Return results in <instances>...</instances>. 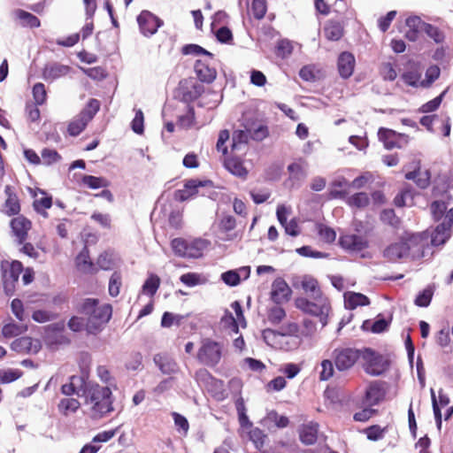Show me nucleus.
Returning <instances> with one entry per match:
<instances>
[{"mask_svg": "<svg viewBox=\"0 0 453 453\" xmlns=\"http://www.w3.org/2000/svg\"><path fill=\"white\" fill-rule=\"evenodd\" d=\"M86 402L91 403L92 410L100 417H104L113 411L112 393L110 388L101 387L98 384L89 385L84 391Z\"/></svg>", "mask_w": 453, "mask_h": 453, "instance_id": "nucleus-1", "label": "nucleus"}, {"mask_svg": "<svg viewBox=\"0 0 453 453\" xmlns=\"http://www.w3.org/2000/svg\"><path fill=\"white\" fill-rule=\"evenodd\" d=\"M295 305L303 313L318 317L322 327L327 325L330 303L326 296H321L319 300L318 299L313 301L303 296L296 297L295 300Z\"/></svg>", "mask_w": 453, "mask_h": 453, "instance_id": "nucleus-2", "label": "nucleus"}, {"mask_svg": "<svg viewBox=\"0 0 453 453\" xmlns=\"http://www.w3.org/2000/svg\"><path fill=\"white\" fill-rule=\"evenodd\" d=\"M194 379L199 388H204L214 399L221 401L225 398L224 381L214 377L205 368L196 371Z\"/></svg>", "mask_w": 453, "mask_h": 453, "instance_id": "nucleus-3", "label": "nucleus"}, {"mask_svg": "<svg viewBox=\"0 0 453 453\" xmlns=\"http://www.w3.org/2000/svg\"><path fill=\"white\" fill-rule=\"evenodd\" d=\"M365 372L372 376H380L386 372L390 366V361L374 349L363 348L362 358Z\"/></svg>", "mask_w": 453, "mask_h": 453, "instance_id": "nucleus-4", "label": "nucleus"}, {"mask_svg": "<svg viewBox=\"0 0 453 453\" xmlns=\"http://www.w3.org/2000/svg\"><path fill=\"white\" fill-rule=\"evenodd\" d=\"M363 349L352 347H338L332 352V358L338 372L351 370L357 362L362 358Z\"/></svg>", "mask_w": 453, "mask_h": 453, "instance_id": "nucleus-5", "label": "nucleus"}, {"mask_svg": "<svg viewBox=\"0 0 453 453\" xmlns=\"http://www.w3.org/2000/svg\"><path fill=\"white\" fill-rule=\"evenodd\" d=\"M222 357V345L211 339H205L197 352V359L209 367L218 365Z\"/></svg>", "mask_w": 453, "mask_h": 453, "instance_id": "nucleus-6", "label": "nucleus"}, {"mask_svg": "<svg viewBox=\"0 0 453 453\" xmlns=\"http://www.w3.org/2000/svg\"><path fill=\"white\" fill-rule=\"evenodd\" d=\"M338 245L349 254H359L362 258H370L369 252H363L369 248V241L366 237L355 234H342L338 240Z\"/></svg>", "mask_w": 453, "mask_h": 453, "instance_id": "nucleus-7", "label": "nucleus"}, {"mask_svg": "<svg viewBox=\"0 0 453 453\" xmlns=\"http://www.w3.org/2000/svg\"><path fill=\"white\" fill-rule=\"evenodd\" d=\"M94 311L86 323V331L88 334H97L103 330L104 325L111 318L112 307L109 303L97 304Z\"/></svg>", "mask_w": 453, "mask_h": 453, "instance_id": "nucleus-8", "label": "nucleus"}, {"mask_svg": "<svg viewBox=\"0 0 453 453\" xmlns=\"http://www.w3.org/2000/svg\"><path fill=\"white\" fill-rule=\"evenodd\" d=\"M429 234L427 232L411 234L403 239L406 246L410 247V255L412 259L425 257L426 250L429 248Z\"/></svg>", "mask_w": 453, "mask_h": 453, "instance_id": "nucleus-9", "label": "nucleus"}, {"mask_svg": "<svg viewBox=\"0 0 453 453\" xmlns=\"http://www.w3.org/2000/svg\"><path fill=\"white\" fill-rule=\"evenodd\" d=\"M406 167L410 168V171L404 175L407 180H413L416 186L421 189H426L430 186L431 172L428 169L421 172V161L419 159L412 160Z\"/></svg>", "mask_w": 453, "mask_h": 453, "instance_id": "nucleus-10", "label": "nucleus"}, {"mask_svg": "<svg viewBox=\"0 0 453 453\" xmlns=\"http://www.w3.org/2000/svg\"><path fill=\"white\" fill-rule=\"evenodd\" d=\"M136 20L141 34L146 37L155 35L158 28L164 25V21L160 18L147 10L142 11Z\"/></svg>", "mask_w": 453, "mask_h": 453, "instance_id": "nucleus-11", "label": "nucleus"}, {"mask_svg": "<svg viewBox=\"0 0 453 453\" xmlns=\"http://www.w3.org/2000/svg\"><path fill=\"white\" fill-rule=\"evenodd\" d=\"M378 138L387 150H393L395 148L401 149L403 144H407L409 142V136L407 134L397 133L387 127L379 128Z\"/></svg>", "mask_w": 453, "mask_h": 453, "instance_id": "nucleus-12", "label": "nucleus"}, {"mask_svg": "<svg viewBox=\"0 0 453 453\" xmlns=\"http://www.w3.org/2000/svg\"><path fill=\"white\" fill-rule=\"evenodd\" d=\"M11 349L17 353L37 354L42 349V343L38 339L22 336L12 342Z\"/></svg>", "mask_w": 453, "mask_h": 453, "instance_id": "nucleus-13", "label": "nucleus"}, {"mask_svg": "<svg viewBox=\"0 0 453 453\" xmlns=\"http://www.w3.org/2000/svg\"><path fill=\"white\" fill-rule=\"evenodd\" d=\"M291 295L292 290L284 279L278 277L273 280L271 290V300L275 304H282L288 302Z\"/></svg>", "mask_w": 453, "mask_h": 453, "instance_id": "nucleus-14", "label": "nucleus"}, {"mask_svg": "<svg viewBox=\"0 0 453 453\" xmlns=\"http://www.w3.org/2000/svg\"><path fill=\"white\" fill-rule=\"evenodd\" d=\"M72 67L58 62L47 63L42 70V78L47 82H52L61 77L68 75Z\"/></svg>", "mask_w": 453, "mask_h": 453, "instance_id": "nucleus-15", "label": "nucleus"}, {"mask_svg": "<svg viewBox=\"0 0 453 453\" xmlns=\"http://www.w3.org/2000/svg\"><path fill=\"white\" fill-rule=\"evenodd\" d=\"M180 91L181 96V101L189 104L196 101L204 91V88L202 84L196 81H180Z\"/></svg>", "mask_w": 453, "mask_h": 453, "instance_id": "nucleus-16", "label": "nucleus"}, {"mask_svg": "<svg viewBox=\"0 0 453 453\" xmlns=\"http://www.w3.org/2000/svg\"><path fill=\"white\" fill-rule=\"evenodd\" d=\"M386 392L381 381H373L366 388L363 403L370 407L379 404L385 397Z\"/></svg>", "mask_w": 453, "mask_h": 453, "instance_id": "nucleus-17", "label": "nucleus"}, {"mask_svg": "<svg viewBox=\"0 0 453 453\" xmlns=\"http://www.w3.org/2000/svg\"><path fill=\"white\" fill-rule=\"evenodd\" d=\"M69 380V383L61 386V393L66 396L73 395H80L81 393L84 396V391H86L89 386L84 378L78 375H72Z\"/></svg>", "mask_w": 453, "mask_h": 453, "instance_id": "nucleus-18", "label": "nucleus"}, {"mask_svg": "<svg viewBox=\"0 0 453 453\" xmlns=\"http://www.w3.org/2000/svg\"><path fill=\"white\" fill-rule=\"evenodd\" d=\"M355 65L356 59L351 52H342L337 59V69L341 78L349 79L353 74Z\"/></svg>", "mask_w": 453, "mask_h": 453, "instance_id": "nucleus-19", "label": "nucleus"}, {"mask_svg": "<svg viewBox=\"0 0 453 453\" xmlns=\"http://www.w3.org/2000/svg\"><path fill=\"white\" fill-rule=\"evenodd\" d=\"M408 256H410V247L406 246L403 239L391 243L383 250V257L389 262H396Z\"/></svg>", "mask_w": 453, "mask_h": 453, "instance_id": "nucleus-20", "label": "nucleus"}, {"mask_svg": "<svg viewBox=\"0 0 453 453\" xmlns=\"http://www.w3.org/2000/svg\"><path fill=\"white\" fill-rule=\"evenodd\" d=\"M450 225L446 220L439 223L429 235L431 245L434 247L444 245L451 237Z\"/></svg>", "mask_w": 453, "mask_h": 453, "instance_id": "nucleus-21", "label": "nucleus"}, {"mask_svg": "<svg viewBox=\"0 0 453 453\" xmlns=\"http://www.w3.org/2000/svg\"><path fill=\"white\" fill-rule=\"evenodd\" d=\"M153 361L164 374L172 375L177 373L179 371L177 362L166 353L156 354L153 357Z\"/></svg>", "mask_w": 453, "mask_h": 453, "instance_id": "nucleus-22", "label": "nucleus"}, {"mask_svg": "<svg viewBox=\"0 0 453 453\" xmlns=\"http://www.w3.org/2000/svg\"><path fill=\"white\" fill-rule=\"evenodd\" d=\"M194 70L197 79L203 83H212L217 77L216 69L210 66L208 62L201 59L196 61Z\"/></svg>", "mask_w": 453, "mask_h": 453, "instance_id": "nucleus-23", "label": "nucleus"}, {"mask_svg": "<svg viewBox=\"0 0 453 453\" xmlns=\"http://www.w3.org/2000/svg\"><path fill=\"white\" fill-rule=\"evenodd\" d=\"M10 226L13 234L18 237L19 243H23L27 237L32 224L26 217L19 215L11 220Z\"/></svg>", "mask_w": 453, "mask_h": 453, "instance_id": "nucleus-24", "label": "nucleus"}, {"mask_svg": "<svg viewBox=\"0 0 453 453\" xmlns=\"http://www.w3.org/2000/svg\"><path fill=\"white\" fill-rule=\"evenodd\" d=\"M371 303L367 296L362 293L348 291L344 293V307L347 310H355L358 306H367Z\"/></svg>", "mask_w": 453, "mask_h": 453, "instance_id": "nucleus-25", "label": "nucleus"}, {"mask_svg": "<svg viewBox=\"0 0 453 453\" xmlns=\"http://www.w3.org/2000/svg\"><path fill=\"white\" fill-rule=\"evenodd\" d=\"M2 278L19 280L20 273L24 271L22 263L19 260H13L11 263L3 261L1 264Z\"/></svg>", "mask_w": 453, "mask_h": 453, "instance_id": "nucleus-26", "label": "nucleus"}, {"mask_svg": "<svg viewBox=\"0 0 453 453\" xmlns=\"http://www.w3.org/2000/svg\"><path fill=\"white\" fill-rule=\"evenodd\" d=\"M331 188L328 192L330 199H345L347 197V188H349V181L344 177H339L330 184Z\"/></svg>", "mask_w": 453, "mask_h": 453, "instance_id": "nucleus-27", "label": "nucleus"}, {"mask_svg": "<svg viewBox=\"0 0 453 453\" xmlns=\"http://www.w3.org/2000/svg\"><path fill=\"white\" fill-rule=\"evenodd\" d=\"M319 425L311 422L308 425H303L299 429V439L305 445H312L317 441Z\"/></svg>", "mask_w": 453, "mask_h": 453, "instance_id": "nucleus-28", "label": "nucleus"}, {"mask_svg": "<svg viewBox=\"0 0 453 453\" xmlns=\"http://www.w3.org/2000/svg\"><path fill=\"white\" fill-rule=\"evenodd\" d=\"M209 245V242L203 238H196L188 241L187 251L184 258H199L203 256V250Z\"/></svg>", "mask_w": 453, "mask_h": 453, "instance_id": "nucleus-29", "label": "nucleus"}, {"mask_svg": "<svg viewBox=\"0 0 453 453\" xmlns=\"http://www.w3.org/2000/svg\"><path fill=\"white\" fill-rule=\"evenodd\" d=\"M75 264L77 268L83 273H93L97 271L95 268L94 263L90 259L89 250L87 246H85L77 255Z\"/></svg>", "mask_w": 453, "mask_h": 453, "instance_id": "nucleus-30", "label": "nucleus"}, {"mask_svg": "<svg viewBox=\"0 0 453 453\" xmlns=\"http://www.w3.org/2000/svg\"><path fill=\"white\" fill-rule=\"evenodd\" d=\"M343 32L342 25L336 20H328L324 26V35L328 41H339Z\"/></svg>", "mask_w": 453, "mask_h": 453, "instance_id": "nucleus-31", "label": "nucleus"}, {"mask_svg": "<svg viewBox=\"0 0 453 453\" xmlns=\"http://www.w3.org/2000/svg\"><path fill=\"white\" fill-rule=\"evenodd\" d=\"M99 110L100 102L96 98H90L86 104L85 107L78 114V117L88 124V122L93 119Z\"/></svg>", "mask_w": 453, "mask_h": 453, "instance_id": "nucleus-32", "label": "nucleus"}, {"mask_svg": "<svg viewBox=\"0 0 453 453\" xmlns=\"http://www.w3.org/2000/svg\"><path fill=\"white\" fill-rule=\"evenodd\" d=\"M302 288L306 292H310L312 300H319L324 296L316 279L311 276H305L301 282Z\"/></svg>", "mask_w": 453, "mask_h": 453, "instance_id": "nucleus-33", "label": "nucleus"}, {"mask_svg": "<svg viewBox=\"0 0 453 453\" xmlns=\"http://www.w3.org/2000/svg\"><path fill=\"white\" fill-rule=\"evenodd\" d=\"M15 16L24 27L37 28L41 26L40 19L34 14L21 9L15 11Z\"/></svg>", "mask_w": 453, "mask_h": 453, "instance_id": "nucleus-34", "label": "nucleus"}, {"mask_svg": "<svg viewBox=\"0 0 453 453\" xmlns=\"http://www.w3.org/2000/svg\"><path fill=\"white\" fill-rule=\"evenodd\" d=\"M234 404H235V409H236V411L238 414V419H239L241 427L243 429L251 428L253 424L250 420V418L246 413L247 411H246L243 398L242 396L238 397L235 400Z\"/></svg>", "mask_w": 453, "mask_h": 453, "instance_id": "nucleus-35", "label": "nucleus"}, {"mask_svg": "<svg viewBox=\"0 0 453 453\" xmlns=\"http://www.w3.org/2000/svg\"><path fill=\"white\" fill-rule=\"evenodd\" d=\"M422 32H424L436 44L443 43L446 38L444 32L431 23L426 22L424 24Z\"/></svg>", "mask_w": 453, "mask_h": 453, "instance_id": "nucleus-36", "label": "nucleus"}, {"mask_svg": "<svg viewBox=\"0 0 453 453\" xmlns=\"http://www.w3.org/2000/svg\"><path fill=\"white\" fill-rule=\"evenodd\" d=\"M225 166L233 175L238 177H246L248 172L243 166L242 162L237 157H230L226 160Z\"/></svg>", "mask_w": 453, "mask_h": 453, "instance_id": "nucleus-37", "label": "nucleus"}, {"mask_svg": "<svg viewBox=\"0 0 453 453\" xmlns=\"http://www.w3.org/2000/svg\"><path fill=\"white\" fill-rule=\"evenodd\" d=\"M195 109L190 104H188L187 112L178 117L176 125L180 129H189L195 124Z\"/></svg>", "mask_w": 453, "mask_h": 453, "instance_id": "nucleus-38", "label": "nucleus"}, {"mask_svg": "<svg viewBox=\"0 0 453 453\" xmlns=\"http://www.w3.org/2000/svg\"><path fill=\"white\" fill-rule=\"evenodd\" d=\"M213 188L214 183L211 180H198V179H189L188 180L185 184L184 188L190 193V196H194L198 193L199 188Z\"/></svg>", "mask_w": 453, "mask_h": 453, "instance_id": "nucleus-39", "label": "nucleus"}, {"mask_svg": "<svg viewBox=\"0 0 453 453\" xmlns=\"http://www.w3.org/2000/svg\"><path fill=\"white\" fill-rule=\"evenodd\" d=\"M264 342L270 347L278 349L280 341L284 340L279 334L278 330L265 328L261 333Z\"/></svg>", "mask_w": 453, "mask_h": 453, "instance_id": "nucleus-40", "label": "nucleus"}, {"mask_svg": "<svg viewBox=\"0 0 453 453\" xmlns=\"http://www.w3.org/2000/svg\"><path fill=\"white\" fill-rule=\"evenodd\" d=\"M392 319V315H390L388 318H385L383 314H378L372 324L370 331L373 334H381L388 331Z\"/></svg>", "mask_w": 453, "mask_h": 453, "instance_id": "nucleus-41", "label": "nucleus"}, {"mask_svg": "<svg viewBox=\"0 0 453 453\" xmlns=\"http://www.w3.org/2000/svg\"><path fill=\"white\" fill-rule=\"evenodd\" d=\"M159 286L160 278L155 273H150L144 281L142 287V291L147 296H153L159 288Z\"/></svg>", "mask_w": 453, "mask_h": 453, "instance_id": "nucleus-42", "label": "nucleus"}, {"mask_svg": "<svg viewBox=\"0 0 453 453\" xmlns=\"http://www.w3.org/2000/svg\"><path fill=\"white\" fill-rule=\"evenodd\" d=\"M81 183L91 189L106 188L110 185V182L107 179L93 175H82Z\"/></svg>", "mask_w": 453, "mask_h": 453, "instance_id": "nucleus-43", "label": "nucleus"}, {"mask_svg": "<svg viewBox=\"0 0 453 453\" xmlns=\"http://www.w3.org/2000/svg\"><path fill=\"white\" fill-rule=\"evenodd\" d=\"M3 211L9 217L19 215L20 203L17 195H11L7 197L3 206Z\"/></svg>", "mask_w": 453, "mask_h": 453, "instance_id": "nucleus-44", "label": "nucleus"}, {"mask_svg": "<svg viewBox=\"0 0 453 453\" xmlns=\"http://www.w3.org/2000/svg\"><path fill=\"white\" fill-rule=\"evenodd\" d=\"M346 203L350 207L365 208L369 205L370 198L365 192H358L345 198Z\"/></svg>", "mask_w": 453, "mask_h": 453, "instance_id": "nucleus-45", "label": "nucleus"}, {"mask_svg": "<svg viewBox=\"0 0 453 453\" xmlns=\"http://www.w3.org/2000/svg\"><path fill=\"white\" fill-rule=\"evenodd\" d=\"M293 52V45L288 39H280L277 42L274 54L281 59L288 58Z\"/></svg>", "mask_w": 453, "mask_h": 453, "instance_id": "nucleus-46", "label": "nucleus"}, {"mask_svg": "<svg viewBox=\"0 0 453 453\" xmlns=\"http://www.w3.org/2000/svg\"><path fill=\"white\" fill-rule=\"evenodd\" d=\"M99 304V301L96 298H85L76 306L78 313L87 316L88 318L95 312V307Z\"/></svg>", "mask_w": 453, "mask_h": 453, "instance_id": "nucleus-47", "label": "nucleus"}, {"mask_svg": "<svg viewBox=\"0 0 453 453\" xmlns=\"http://www.w3.org/2000/svg\"><path fill=\"white\" fill-rule=\"evenodd\" d=\"M434 296V289L428 286L417 295L414 304L418 307L426 308L430 305Z\"/></svg>", "mask_w": 453, "mask_h": 453, "instance_id": "nucleus-48", "label": "nucleus"}, {"mask_svg": "<svg viewBox=\"0 0 453 453\" xmlns=\"http://www.w3.org/2000/svg\"><path fill=\"white\" fill-rule=\"evenodd\" d=\"M181 53L186 56L187 55H194V56L203 55V56L208 57L211 59H212L214 57V55L211 52L205 50L202 46H200L198 44H195V43L185 44L181 48Z\"/></svg>", "mask_w": 453, "mask_h": 453, "instance_id": "nucleus-49", "label": "nucleus"}, {"mask_svg": "<svg viewBox=\"0 0 453 453\" xmlns=\"http://www.w3.org/2000/svg\"><path fill=\"white\" fill-rule=\"evenodd\" d=\"M285 317L286 311L284 308L280 306V304H276L271 307L267 311V319L272 325L280 324Z\"/></svg>", "mask_w": 453, "mask_h": 453, "instance_id": "nucleus-50", "label": "nucleus"}, {"mask_svg": "<svg viewBox=\"0 0 453 453\" xmlns=\"http://www.w3.org/2000/svg\"><path fill=\"white\" fill-rule=\"evenodd\" d=\"M59 314L55 311L46 310H35L32 313V319L37 323H45L57 319Z\"/></svg>", "mask_w": 453, "mask_h": 453, "instance_id": "nucleus-51", "label": "nucleus"}, {"mask_svg": "<svg viewBox=\"0 0 453 453\" xmlns=\"http://www.w3.org/2000/svg\"><path fill=\"white\" fill-rule=\"evenodd\" d=\"M248 432L249 439L254 443L256 449H261L265 444V439L266 435L264 431L258 427L249 428Z\"/></svg>", "mask_w": 453, "mask_h": 453, "instance_id": "nucleus-52", "label": "nucleus"}, {"mask_svg": "<svg viewBox=\"0 0 453 453\" xmlns=\"http://www.w3.org/2000/svg\"><path fill=\"white\" fill-rule=\"evenodd\" d=\"M122 284L121 273L118 271L113 272L109 280L108 291L109 295L112 297H116L119 294V289Z\"/></svg>", "mask_w": 453, "mask_h": 453, "instance_id": "nucleus-53", "label": "nucleus"}, {"mask_svg": "<svg viewBox=\"0 0 453 453\" xmlns=\"http://www.w3.org/2000/svg\"><path fill=\"white\" fill-rule=\"evenodd\" d=\"M45 342L49 348L53 349L58 345H69L71 343L70 338L63 334L45 335Z\"/></svg>", "mask_w": 453, "mask_h": 453, "instance_id": "nucleus-54", "label": "nucleus"}, {"mask_svg": "<svg viewBox=\"0 0 453 453\" xmlns=\"http://www.w3.org/2000/svg\"><path fill=\"white\" fill-rule=\"evenodd\" d=\"M317 232L319 237L326 243H333L336 239L335 231L324 224H317Z\"/></svg>", "mask_w": 453, "mask_h": 453, "instance_id": "nucleus-55", "label": "nucleus"}, {"mask_svg": "<svg viewBox=\"0 0 453 453\" xmlns=\"http://www.w3.org/2000/svg\"><path fill=\"white\" fill-rule=\"evenodd\" d=\"M446 92V90L442 91L439 96H437L434 99L422 104L419 107L418 111L422 113H429L435 111L440 107Z\"/></svg>", "mask_w": 453, "mask_h": 453, "instance_id": "nucleus-56", "label": "nucleus"}, {"mask_svg": "<svg viewBox=\"0 0 453 453\" xmlns=\"http://www.w3.org/2000/svg\"><path fill=\"white\" fill-rule=\"evenodd\" d=\"M433 219L436 222L440 221L447 211V203L443 201H434L430 205Z\"/></svg>", "mask_w": 453, "mask_h": 453, "instance_id": "nucleus-57", "label": "nucleus"}, {"mask_svg": "<svg viewBox=\"0 0 453 453\" xmlns=\"http://www.w3.org/2000/svg\"><path fill=\"white\" fill-rule=\"evenodd\" d=\"M216 39L219 42L223 44H231L234 41V36L231 29L227 26H222L214 32Z\"/></svg>", "mask_w": 453, "mask_h": 453, "instance_id": "nucleus-58", "label": "nucleus"}, {"mask_svg": "<svg viewBox=\"0 0 453 453\" xmlns=\"http://www.w3.org/2000/svg\"><path fill=\"white\" fill-rule=\"evenodd\" d=\"M441 70L436 65H430L425 73V80L421 81L422 87L431 86L440 76Z\"/></svg>", "mask_w": 453, "mask_h": 453, "instance_id": "nucleus-59", "label": "nucleus"}, {"mask_svg": "<svg viewBox=\"0 0 453 453\" xmlns=\"http://www.w3.org/2000/svg\"><path fill=\"white\" fill-rule=\"evenodd\" d=\"M88 124L77 116L68 124L67 134L70 136H78L80 134L82 133V131L86 128Z\"/></svg>", "mask_w": 453, "mask_h": 453, "instance_id": "nucleus-60", "label": "nucleus"}, {"mask_svg": "<svg viewBox=\"0 0 453 453\" xmlns=\"http://www.w3.org/2000/svg\"><path fill=\"white\" fill-rule=\"evenodd\" d=\"M41 155L45 165H51L62 159L61 155L56 150L52 149L44 148Z\"/></svg>", "mask_w": 453, "mask_h": 453, "instance_id": "nucleus-61", "label": "nucleus"}, {"mask_svg": "<svg viewBox=\"0 0 453 453\" xmlns=\"http://www.w3.org/2000/svg\"><path fill=\"white\" fill-rule=\"evenodd\" d=\"M32 93L36 105H42L46 102L47 92L43 83H35L33 87Z\"/></svg>", "mask_w": 453, "mask_h": 453, "instance_id": "nucleus-62", "label": "nucleus"}, {"mask_svg": "<svg viewBox=\"0 0 453 453\" xmlns=\"http://www.w3.org/2000/svg\"><path fill=\"white\" fill-rule=\"evenodd\" d=\"M380 219L388 226L397 227L400 224V219L396 217L393 209H384L380 215Z\"/></svg>", "mask_w": 453, "mask_h": 453, "instance_id": "nucleus-63", "label": "nucleus"}, {"mask_svg": "<svg viewBox=\"0 0 453 453\" xmlns=\"http://www.w3.org/2000/svg\"><path fill=\"white\" fill-rule=\"evenodd\" d=\"M188 241L178 237L174 238L171 241V248L175 256L179 257H185V253L187 251Z\"/></svg>", "mask_w": 453, "mask_h": 453, "instance_id": "nucleus-64", "label": "nucleus"}]
</instances>
